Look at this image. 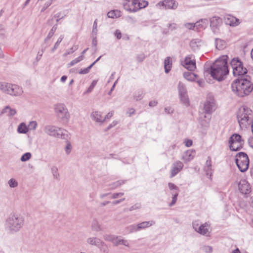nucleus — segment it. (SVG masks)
<instances>
[{"instance_id":"nucleus-1","label":"nucleus","mask_w":253,"mask_h":253,"mask_svg":"<svg viewBox=\"0 0 253 253\" xmlns=\"http://www.w3.org/2000/svg\"><path fill=\"white\" fill-rule=\"evenodd\" d=\"M228 56L223 55L216 60L211 67V76L218 81L224 80L229 73L227 66Z\"/></svg>"},{"instance_id":"nucleus-2","label":"nucleus","mask_w":253,"mask_h":253,"mask_svg":"<svg viewBox=\"0 0 253 253\" xmlns=\"http://www.w3.org/2000/svg\"><path fill=\"white\" fill-rule=\"evenodd\" d=\"M24 217L18 213H13L9 215L5 220V230L10 234L19 231L24 224Z\"/></svg>"},{"instance_id":"nucleus-3","label":"nucleus","mask_w":253,"mask_h":253,"mask_svg":"<svg viewBox=\"0 0 253 253\" xmlns=\"http://www.w3.org/2000/svg\"><path fill=\"white\" fill-rule=\"evenodd\" d=\"M216 108V103L214 97L212 95H209L203 106L205 112L200 115V120L202 126H207L211 118V114Z\"/></svg>"},{"instance_id":"nucleus-4","label":"nucleus","mask_w":253,"mask_h":253,"mask_svg":"<svg viewBox=\"0 0 253 253\" xmlns=\"http://www.w3.org/2000/svg\"><path fill=\"white\" fill-rule=\"evenodd\" d=\"M232 89L238 96L244 97L252 91L253 85L247 79H237L232 84Z\"/></svg>"},{"instance_id":"nucleus-5","label":"nucleus","mask_w":253,"mask_h":253,"mask_svg":"<svg viewBox=\"0 0 253 253\" xmlns=\"http://www.w3.org/2000/svg\"><path fill=\"white\" fill-rule=\"evenodd\" d=\"M252 110L246 106H241L237 114V119L239 124L242 128H246L251 123L253 119Z\"/></svg>"},{"instance_id":"nucleus-6","label":"nucleus","mask_w":253,"mask_h":253,"mask_svg":"<svg viewBox=\"0 0 253 253\" xmlns=\"http://www.w3.org/2000/svg\"><path fill=\"white\" fill-rule=\"evenodd\" d=\"M54 112L57 118L63 123L67 124L70 118V115L66 106L62 103H58L54 105Z\"/></svg>"},{"instance_id":"nucleus-7","label":"nucleus","mask_w":253,"mask_h":253,"mask_svg":"<svg viewBox=\"0 0 253 253\" xmlns=\"http://www.w3.org/2000/svg\"><path fill=\"white\" fill-rule=\"evenodd\" d=\"M148 4L146 0H125L123 3L125 9L129 12H136L146 7Z\"/></svg>"},{"instance_id":"nucleus-8","label":"nucleus","mask_w":253,"mask_h":253,"mask_svg":"<svg viewBox=\"0 0 253 253\" xmlns=\"http://www.w3.org/2000/svg\"><path fill=\"white\" fill-rule=\"evenodd\" d=\"M44 132L47 135L53 137H62L67 135V131L57 126L52 125H46L44 126Z\"/></svg>"},{"instance_id":"nucleus-9","label":"nucleus","mask_w":253,"mask_h":253,"mask_svg":"<svg viewBox=\"0 0 253 253\" xmlns=\"http://www.w3.org/2000/svg\"><path fill=\"white\" fill-rule=\"evenodd\" d=\"M236 163L241 172L246 171L248 169L249 165L248 155L243 152L239 153L236 156Z\"/></svg>"},{"instance_id":"nucleus-10","label":"nucleus","mask_w":253,"mask_h":253,"mask_svg":"<svg viewBox=\"0 0 253 253\" xmlns=\"http://www.w3.org/2000/svg\"><path fill=\"white\" fill-rule=\"evenodd\" d=\"M244 143V141L238 134H233L229 140V146L231 151H238L241 149Z\"/></svg>"},{"instance_id":"nucleus-11","label":"nucleus","mask_w":253,"mask_h":253,"mask_svg":"<svg viewBox=\"0 0 253 253\" xmlns=\"http://www.w3.org/2000/svg\"><path fill=\"white\" fill-rule=\"evenodd\" d=\"M230 64L234 76L244 75L247 73V69L244 67L242 62L238 59H232Z\"/></svg>"},{"instance_id":"nucleus-12","label":"nucleus","mask_w":253,"mask_h":253,"mask_svg":"<svg viewBox=\"0 0 253 253\" xmlns=\"http://www.w3.org/2000/svg\"><path fill=\"white\" fill-rule=\"evenodd\" d=\"M181 65L189 71H194L196 69V61L193 55H188L181 62Z\"/></svg>"},{"instance_id":"nucleus-13","label":"nucleus","mask_w":253,"mask_h":253,"mask_svg":"<svg viewBox=\"0 0 253 253\" xmlns=\"http://www.w3.org/2000/svg\"><path fill=\"white\" fill-rule=\"evenodd\" d=\"M157 6L161 9H176L178 6V3L175 0H164L160 1Z\"/></svg>"},{"instance_id":"nucleus-14","label":"nucleus","mask_w":253,"mask_h":253,"mask_svg":"<svg viewBox=\"0 0 253 253\" xmlns=\"http://www.w3.org/2000/svg\"><path fill=\"white\" fill-rule=\"evenodd\" d=\"M210 27L214 33H218L219 31V28L222 24V19L218 16H213L210 19Z\"/></svg>"},{"instance_id":"nucleus-15","label":"nucleus","mask_w":253,"mask_h":253,"mask_svg":"<svg viewBox=\"0 0 253 253\" xmlns=\"http://www.w3.org/2000/svg\"><path fill=\"white\" fill-rule=\"evenodd\" d=\"M238 188L240 191L244 194H249L251 192L250 185L246 179H241L239 181Z\"/></svg>"},{"instance_id":"nucleus-16","label":"nucleus","mask_w":253,"mask_h":253,"mask_svg":"<svg viewBox=\"0 0 253 253\" xmlns=\"http://www.w3.org/2000/svg\"><path fill=\"white\" fill-rule=\"evenodd\" d=\"M23 93V90L21 87L17 84H12L8 94L12 96H20Z\"/></svg>"},{"instance_id":"nucleus-17","label":"nucleus","mask_w":253,"mask_h":253,"mask_svg":"<svg viewBox=\"0 0 253 253\" xmlns=\"http://www.w3.org/2000/svg\"><path fill=\"white\" fill-rule=\"evenodd\" d=\"M183 168V163L179 161L174 162L171 167L170 177H173L177 174Z\"/></svg>"},{"instance_id":"nucleus-18","label":"nucleus","mask_w":253,"mask_h":253,"mask_svg":"<svg viewBox=\"0 0 253 253\" xmlns=\"http://www.w3.org/2000/svg\"><path fill=\"white\" fill-rule=\"evenodd\" d=\"M225 22L227 25L232 27H236L240 23L239 19L231 15H227L225 17Z\"/></svg>"},{"instance_id":"nucleus-19","label":"nucleus","mask_w":253,"mask_h":253,"mask_svg":"<svg viewBox=\"0 0 253 253\" xmlns=\"http://www.w3.org/2000/svg\"><path fill=\"white\" fill-rule=\"evenodd\" d=\"M195 24L196 30L200 31L201 30L205 29L207 27L209 24V21L206 18L201 19L195 22Z\"/></svg>"},{"instance_id":"nucleus-20","label":"nucleus","mask_w":253,"mask_h":253,"mask_svg":"<svg viewBox=\"0 0 253 253\" xmlns=\"http://www.w3.org/2000/svg\"><path fill=\"white\" fill-rule=\"evenodd\" d=\"M90 117L91 119L97 123L102 124L105 122V119L102 115V113L99 111L93 112Z\"/></svg>"},{"instance_id":"nucleus-21","label":"nucleus","mask_w":253,"mask_h":253,"mask_svg":"<svg viewBox=\"0 0 253 253\" xmlns=\"http://www.w3.org/2000/svg\"><path fill=\"white\" fill-rule=\"evenodd\" d=\"M197 233L206 236H210V226L207 223L201 225Z\"/></svg>"},{"instance_id":"nucleus-22","label":"nucleus","mask_w":253,"mask_h":253,"mask_svg":"<svg viewBox=\"0 0 253 253\" xmlns=\"http://www.w3.org/2000/svg\"><path fill=\"white\" fill-rule=\"evenodd\" d=\"M86 242L89 245L95 246L98 247L104 245V243L103 242H102L100 239L96 237L88 238L87 239Z\"/></svg>"},{"instance_id":"nucleus-23","label":"nucleus","mask_w":253,"mask_h":253,"mask_svg":"<svg viewBox=\"0 0 253 253\" xmlns=\"http://www.w3.org/2000/svg\"><path fill=\"white\" fill-rule=\"evenodd\" d=\"M195 152L192 150L186 151L183 155L182 159L185 162H188L192 160L195 157Z\"/></svg>"},{"instance_id":"nucleus-24","label":"nucleus","mask_w":253,"mask_h":253,"mask_svg":"<svg viewBox=\"0 0 253 253\" xmlns=\"http://www.w3.org/2000/svg\"><path fill=\"white\" fill-rule=\"evenodd\" d=\"M12 84L5 82H0V91L8 94Z\"/></svg>"},{"instance_id":"nucleus-25","label":"nucleus","mask_w":253,"mask_h":253,"mask_svg":"<svg viewBox=\"0 0 253 253\" xmlns=\"http://www.w3.org/2000/svg\"><path fill=\"white\" fill-rule=\"evenodd\" d=\"M29 131V128L25 123H21L17 126V131L20 134H26Z\"/></svg>"},{"instance_id":"nucleus-26","label":"nucleus","mask_w":253,"mask_h":253,"mask_svg":"<svg viewBox=\"0 0 253 253\" xmlns=\"http://www.w3.org/2000/svg\"><path fill=\"white\" fill-rule=\"evenodd\" d=\"M215 45L217 49L222 50L226 47V42L223 40L217 38L215 40Z\"/></svg>"},{"instance_id":"nucleus-27","label":"nucleus","mask_w":253,"mask_h":253,"mask_svg":"<svg viewBox=\"0 0 253 253\" xmlns=\"http://www.w3.org/2000/svg\"><path fill=\"white\" fill-rule=\"evenodd\" d=\"M155 224V222L153 220L149 221H143L140 223L137 224L139 231L142 229H144L146 228L149 227Z\"/></svg>"},{"instance_id":"nucleus-28","label":"nucleus","mask_w":253,"mask_h":253,"mask_svg":"<svg viewBox=\"0 0 253 253\" xmlns=\"http://www.w3.org/2000/svg\"><path fill=\"white\" fill-rule=\"evenodd\" d=\"M172 60L170 57H167L164 61V67L166 73H168L172 67Z\"/></svg>"},{"instance_id":"nucleus-29","label":"nucleus","mask_w":253,"mask_h":253,"mask_svg":"<svg viewBox=\"0 0 253 253\" xmlns=\"http://www.w3.org/2000/svg\"><path fill=\"white\" fill-rule=\"evenodd\" d=\"M183 77L189 81H193L197 78V76L196 74L189 72H184L183 73Z\"/></svg>"},{"instance_id":"nucleus-30","label":"nucleus","mask_w":253,"mask_h":253,"mask_svg":"<svg viewBox=\"0 0 253 253\" xmlns=\"http://www.w3.org/2000/svg\"><path fill=\"white\" fill-rule=\"evenodd\" d=\"M4 112L7 113L9 116L12 117L16 114V110L9 106H6L3 109Z\"/></svg>"},{"instance_id":"nucleus-31","label":"nucleus","mask_w":253,"mask_h":253,"mask_svg":"<svg viewBox=\"0 0 253 253\" xmlns=\"http://www.w3.org/2000/svg\"><path fill=\"white\" fill-rule=\"evenodd\" d=\"M91 228L93 230L99 232L102 230V228L99 223L97 220H93L91 224Z\"/></svg>"},{"instance_id":"nucleus-32","label":"nucleus","mask_w":253,"mask_h":253,"mask_svg":"<svg viewBox=\"0 0 253 253\" xmlns=\"http://www.w3.org/2000/svg\"><path fill=\"white\" fill-rule=\"evenodd\" d=\"M168 187L169 189V190L171 191V194L172 193H177L178 194L179 193V188L174 184L172 183H168Z\"/></svg>"},{"instance_id":"nucleus-33","label":"nucleus","mask_w":253,"mask_h":253,"mask_svg":"<svg viewBox=\"0 0 253 253\" xmlns=\"http://www.w3.org/2000/svg\"><path fill=\"white\" fill-rule=\"evenodd\" d=\"M183 27L186 30H196L195 23L185 22L183 24Z\"/></svg>"},{"instance_id":"nucleus-34","label":"nucleus","mask_w":253,"mask_h":253,"mask_svg":"<svg viewBox=\"0 0 253 253\" xmlns=\"http://www.w3.org/2000/svg\"><path fill=\"white\" fill-rule=\"evenodd\" d=\"M205 171H206L207 175H211L212 172V169L211 167V161L207 160L206 162V166L204 168Z\"/></svg>"},{"instance_id":"nucleus-35","label":"nucleus","mask_w":253,"mask_h":253,"mask_svg":"<svg viewBox=\"0 0 253 253\" xmlns=\"http://www.w3.org/2000/svg\"><path fill=\"white\" fill-rule=\"evenodd\" d=\"M8 186L11 188H16L18 185V181L14 178H10L7 182Z\"/></svg>"},{"instance_id":"nucleus-36","label":"nucleus","mask_w":253,"mask_h":253,"mask_svg":"<svg viewBox=\"0 0 253 253\" xmlns=\"http://www.w3.org/2000/svg\"><path fill=\"white\" fill-rule=\"evenodd\" d=\"M108 17L111 18H115L120 16V12L118 11L112 10L108 12Z\"/></svg>"},{"instance_id":"nucleus-37","label":"nucleus","mask_w":253,"mask_h":253,"mask_svg":"<svg viewBox=\"0 0 253 253\" xmlns=\"http://www.w3.org/2000/svg\"><path fill=\"white\" fill-rule=\"evenodd\" d=\"M32 157V154L30 152H27L24 154L20 158V161L22 162H25L29 160Z\"/></svg>"},{"instance_id":"nucleus-38","label":"nucleus","mask_w":253,"mask_h":253,"mask_svg":"<svg viewBox=\"0 0 253 253\" xmlns=\"http://www.w3.org/2000/svg\"><path fill=\"white\" fill-rule=\"evenodd\" d=\"M51 173L54 179H58L60 174L58 172V169L56 167H52L51 169Z\"/></svg>"},{"instance_id":"nucleus-39","label":"nucleus","mask_w":253,"mask_h":253,"mask_svg":"<svg viewBox=\"0 0 253 253\" xmlns=\"http://www.w3.org/2000/svg\"><path fill=\"white\" fill-rule=\"evenodd\" d=\"M83 60V55H81L79 56L78 57L76 58V59L73 60L71 61L70 63L68 64V67L73 66L76 64L77 63L80 62Z\"/></svg>"},{"instance_id":"nucleus-40","label":"nucleus","mask_w":253,"mask_h":253,"mask_svg":"<svg viewBox=\"0 0 253 253\" xmlns=\"http://www.w3.org/2000/svg\"><path fill=\"white\" fill-rule=\"evenodd\" d=\"M114 238H115V235L111 234H105L103 235V238L105 241L111 242L112 243Z\"/></svg>"},{"instance_id":"nucleus-41","label":"nucleus","mask_w":253,"mask_h":253,"mask_svg":"<svg viewBox=\"0 0 253 253\" xmlns=\"http://www.w3.org/2000/svg\"><path fill=\"white\" fill-rule=\"evenodd\" d=\"M178 89L179 91V94H182L184 93H187L186 88L183 84L179 83L178 85Z\"/></svg>"},{"instance_id":"nucleus-42","label":"nucleus","mask_w":253,"mask_h":253,"mask_svg":"<svg viewBox=\"0 0 253 253\" xmlns=\"http://www.w3.org/2000/svg\"><path fill=\"white\" fill-rule=\"evenodd\" d=\"M38 126V123L35 121H30L28 125L29 130H35Z\"/></svg>"},{"instance_id":"nucleus-43","label":"nucleus","mask_w":253,"mask_h":253,"mask_svg":"<svg viewBox=\"0 0 253 253\" xmlns=\"http://www.w3.org/2000/svg\"><path fill=\"white\" fill-rule=\"evenodd\" d=\"M137 224H133L128 226L127 227V229L129 231V233H132L139 231V229L137 228Z\"/></svg>"},{"instance_id":"nucleus-44","label":"nucleus","mask_w":253,"mask_h":253,"mask_svg":"<svg viewBox=\"0 0 253 253\" xmlns=\"http://www.w3.org/2000/svg\"><path fill=\"white\" fill-rule=\"evenodd\" d=\"M179 96L181 99V101L183 103L187 105L188 103V98L187 97V93H184L182 94H179Z\"/></svg>"},{"instance_id":"nucleus-45","label":"nucleus","mask_w":253,"mask_h":253,"mask_svg":"<svg viewBox=\"0 0 253 253\" xmlns=\"http://www.w3.org/2000/svg\"><path fill=\"white\" fill-rule=\"evenodd\" d=\"M171 195H172V200H171V202L169 204V206H170V207H172L175 205V204L177 201V196L178 195V194H177V193H172Z\"/></svg>"},{"instance_id":"nucleus-46","label":"nucleus","mask_w":253,"mask_h":253,"mask_svg":"<svg viewBox=\"0 0 253 253\" xmlns=\"http://www.w3.org/2000/svg\"><path fill=\"white\" fill-rule=\"evenodd\" d=\"M72 147L71 144L69 141L66 142V146L65 148V151L67 155H69L71 152Z\"/></svg>"},{"instance_id":"nucleus-47","label":"nucleus","mask_w":253,"mask_h":253,"mask_svg":"<svg viewBox=\"0 0 253 253\" xmlns=\"http://www.w3.org/2000/svg\"><path fill=\"white\" fill-rule=\"evenodd\" d=\"M77 49V47L76 46L72 47V48L67 50L66 52L63 54V56L64 57L67 56L68 55L72 54Z\"/></svg>"},{"instance_id":"nucleus-48","label":"nucleus","mask_w":253,"mask_h":253,"mask_svg":"<svg viewBox=\"0 0 253 253\" xmlns=\"http://www.w3.org/2000/svg\"><path fill=\"white\" fill-rule=\"evenodd\" d=\"M143 97V93L142 91L136 92L134 95V99L136 101L141 100Z\"/></svg>"},{"instance_id":"nucleus-49","label":"nucleus","mask_w":253,"mask_h":253,"mask_svg":"<svg viewBox=\"0 0 253 253\" xmlns=\"http://www.w3.org/2000/svg\"><path fill=\"white\" fill-rule=\"evenodd\" d=\"M202 251L206 253H211L213 250L212 248L210 246H205L202 248Z\"/></svg>"},{"instance_id":"nucleus-50","label":"nucleus","mask_w":253,"mask_h":253,"mask_svg":"<svg viewBox=\"0 0 253 253\" xmlns=\"http://www.w3.org/2000/svg\"><path fill=\"white\" fill-rule=\"evenodd\" d=\"M91 68H92V65H90L87 68H84L83 69H81L79 71V73L80 74H86L89 72Z\"/></svg>"},{"instance_id":"nucleus-51","label":"nucleus","mask_w":253,"mask_h":253,"mask_svg":"<svg viewBox=\"0 0 253 253\" xmlns=\"http://www.w3.org/2000/svg\"><path fill=\"white\" fill-rule=\"evenodd\" d=\"M121 239V237L115 235V238H114L113 244L116 246L120 245Z\"/></svg>"},{"instance_id":"nucleus-52","label":"nucleus","mask_w":253,"mask_h":253,"mask_svg":"<svg viewBox=\"0 0 253 253\" xmlns=\"http://www.w3.org/2000/svg\"><path fill=\"white\" fill-rule=\"evenodd\" d=\"M124 195V193L122 192L113 193L111 194L110 198L112 199H117L122 197Z\"/></svg>"},{"instance_id":"nucleus-53","label":"nucleus","mask_w":253,"mask_h":253,"mask_svg":"<svg viewBox=\"0 0 253 253\" xmlns=\"http://www.w3.org/2000/svg\"><path fill=\"white\" fill-rule=\"evenodd\" d=\"M97 82V81L96 80H94L92 81L90 85L89 86V87L88 88V89L87 90V93L90 92L93 90L94 86L96 85Z\"/></svg>"},{"instance_id":"nucleus-54","label":"nucleus","mask_w":253,"mask_h":253,"mask_svg":"<svg viewBox=\"0 0 253 253\" xmlns=\"http://www.w3.org/2000/svg\"><path fill=\"white\" fill-rule=\"evenodd\" d=\"M200 225H200L199 224V222L198 221H195L193 222V223H192L193 228L194 229V230L195 231H196L197 232Z\"/></svg>"},{"instance_id":"nucleus-55","label":"nucleus","mask_w":253,"mask_h":253,"mask_svg":"<svg viewBox=\"0 0 253 253\" xmlns=\"http://www.w3.org/2000/svg\"><path fill=\"white\" fill-rule=\"evenodd\" d=\"M120 245H123L125 246H126V247H129V244L128 241L127 240H125V239L122 238L121 240Z\"/></svg>"},{"instance_id":"nucleus-56","label":"nucleus","mask_w":253,"mask_h":253,"mask_svg":"<svg viewBox=\"0 0 253 253\" xmlns=\"http://www.w3.org/2000/svg\"><path fill=\"white\" fill-rule=\"evenodd\" d=\"M185 145L186 147H190L192 145V141L191 139H185L184 141Z\"/></svg>"},{"instance_id":"nucleus-57","label":"nucleus","mask_w":253,"mask_h":253,"mask_svg":"<svg viewBox=\"0 0 253 253\" xmlns=\"http://www.w3.org/2000/svg\"><path fill=\"white\" fill-rule=\"evenodd\" d=\"M64 39V36L63 35H61L60 36V37L58 39L57 42H56V43H55L54 45L55 46H57L58 47L60 42H62V41L63 40V39Z\"/></svg>"},{"instance_id":"nucleus-58","label":"nucleus","mask_w":253,"mask_h":253,"mask_svg":"<svg viewBox=\"0 0 253 253\" xmlns=\"http://www.w3.org/2000/svg\"><path fill=\"white\" fill-rule=\"evenodd\" d=\"M135 112V110L134 108H129L127 112H126V114L129 116H131V115L134 114Z\"/></svg>"},{"instance_id":"nucleus-59","label":"nucleus","mask_w":253,"mask_h":253,"mask_svg":"<svg viewBox=\"0 0 253 253\" xmlns=\"http://www.w3.org/2000/svg\"><path fill=\"white\" fill-rule=\"evenodd\" d=\"M169 27L171 30H174L177 28L178 26L176 23H173L169 24Z\"/></svg>"},{"instance_id":"nucleus-60","label":"nucleus","mask_w":253,"mask_h":253,"mask_svg":"<svg viewBox=\"0 0 253 253\" xmlns=\"http://www.w3.org/2000/svg\"><path fill=\"white\" fill-rule=\"evenodd\" d=\"M197 42L195 40H192L190 42V46L193 48L194 50L196 49V46H198L197 45H196Z\"/></svg>"},{"instance_id":"nucleus-61","label":"nucleus","mask_w":253,"mask_h":253,"mask_svg":"<svg viewBox=\"0 0 253 253\" xmlns=\"http://www.w3.org/2000/svg\"><path fill=\"white\" fill-rule=\"evenodd\" d=\"M115 35L118 39H120L122 37V34L120 30H117L115 33Z\"/></svg>"},{"instance_id":"nucleus-62","label":"nucleus","mask_w":253,"mask_h":253,"mask_svg":"<svg viewBox=\"0 0 253 253\" xmlns=\"http://www.w3.org/2000/svg\"><path fill=\"white\" fill-rule=\"evenodd\" d=\"M113 112H109L105 116V117H104V119H105V121H106V120L110 119L113 116Z\"/></svg>"},{"instance_id":"nucleus-63","label":"nucleus","mask_w":253,"mask_h":253,"mask_svg":"<svg viewBox=\"0 0 253 253\" xmlns=\"http://www.w3.org/2000/svg\"><path fill=\"white\" fill-rule=\"evenodd\" d=\"M97 28H92V37H97Z\"/></svg>"},{"instance_id":"nucleus-64","label":"nucleus","mask_w":253,"mask_h":253,"mask_svg":"<svg viewBox=\"0 0 253 253\" xmlns=\"http://www.w3.org/2000/svg\"><path fill=\"white\" fill-rule=\"evenodd\" d=\"M248 143L249 145L253 148V136L249 138L248 140Z\"/></svg>"}]
</instances>
